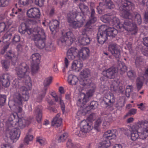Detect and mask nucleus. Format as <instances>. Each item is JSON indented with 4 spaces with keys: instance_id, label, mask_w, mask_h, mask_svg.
<instances>
[{
    "instance_id": "nucleus-1",
    "label": "nucleus",
    "mask_w": 148,
    "mask_h": 148,
    "mask_svg": "<svg viewBox=\"0 0 148 148\" xmlns=\"http://www.w3.org/2000/svg\"><path fill=\"white\" fill-rule=\"evenodd\" d=\"M135 8L134 4L128 0H121L119 10L121 16L126 18L123 24L120 25L121 29L123 28L132 35H135L138 31L136 25L132 22V15L129 11H132Z\"/></svg>"
},
{
    "instance_id": "nucleus-2",
    "label": "nucleus",
    "mask_w": 148,
    "mask_h": 148,
    "mask_svg": "<svg viewBox=\"0 0 148 148\" xmlns=\"http://www.w3.org/2000/svg\"><path fill=\"white\" fill-rule=\"evenodd\" d=\"M89 19L86 23L85 28L82 31V35L79 39V41L81 44L83 45H87L90 41V38L87 34L90 31L92 26L91 25L97 21V18L95 16V9L92 7L90 8Z\"/></svg>"
},
{
    "instance_id": "nucleus-3",
    "label": "nucleus",
    "mask_w": 148,
    "mask_h": 148,
    "mask_svg": "<svg viewBox=\"0 0 148 148\" xmlns=\"http://www.w3.org/2000/svg\"><path fill=\"white\" fill-rule=\"evenodd\" d=\"M33 30L34 32L37 33L34 35L32 38L35 45L40 49L43 48L45 47V41L46 39L44 30L38 27H34Z\"/></svg>"
},
{
    "instance_id": "nucleus-4",
    "label": "nucleus",
    "mask_w": 148,
    "mask_h": 148,
    "mask_svg": "<svg viewBox=\"0 0 148 148\" xmlns=\"http://www.w3.org/2000/svg\"><path fill=\"white\" fill-rule=\"evenodd\" d=\"M15 71L17 76L19 78H23L25 83L28 84L29 85H31L30 83V77L28 75L29 72V66L25 63H21L18 67H16Z\"/></svg>"
},
{
    "instance_id": "nucleus-5",
    "label": "nucleus",
    "mask_w": 148,
    "mask_h": 148,
    "mask_svg": "<svg viewBox=\"0 0 148 148\" xmlns=\"http://www.w3.org/2000/svg\"><path fill=\"white\" fill-rule=\"evenodd\" d=\"M134 128L138 130L141 138H146L148 136V121L138 122L134 125Z\"/></svg>"
},
{
    "instance_id": "nucleus-6",
    "label": "nucleus",
    "mask_w": 148,
    "mask_h": 148,
    "mask_svg": "<svg viewBox=\"0 0 148 148\" xmlns=\"http://www.w3.org/2000/svg\"><path fill=\"white\" fill-rule=\"evenodd\" d=\"M73 33L70 32L66 33L58 40V44L60 46H70L74 41Z\"/></svg>"
},
{
    "instance_id": "nucleus-7",
    "label": "nucleus",
    "mask_w": 148,
    "mask_h": 148,
    "mask_svg": "<svg viewBox=\"0 0 148 148\" xmlns=\"http://www.w3.org/2000/svg\"><path fill=\"white\" fill-rule=\"evenodd\" d=\"M116 135L111 130L106 132L103 136V140L101 143L103 147L107 148L110 145V140L114 139L116 137Z\"/></svg>"
},
{
    "instance_id": "nucleus-8",
    "label": "nucleus",
    "mask_w": 148,
    "mask_h": 148,
    "mask_svg": "<svg viewBox=\"0 0 148 148\" xmlns=\"http://www.w3.org/2000/svg\"><path fill=\"white\" fill-rule=\"evenodd\" d=\"M10 131L9 138L12 143L16 142L20 137L21 134L19 129L16 128L11 129V127L8 128Z\"/></svg>"
},
{
    "instance_id": "nucleus-9",
    "label": "nucleus",
    "mask_w": 148,
    "mask_h": 148,
    "mask_svg": "<svg viewBox=\"0 0 148 148\" xmlns=\"http://www.w3.org/2000/svg\"><path fill=\"white\" fill-rule=\"evenodd\" d=\"M21 96L20 94L18 92L16 93L14 96V101L18 105H22L23 100L27 101L29 99V96L28 93L22 94Z\"/></svg>"
},
{
    "instance_id": "nucleus-10",
    "label": "nucleus",
    "mask_w": 148,
    "mask_h": 148,
    "mask_svg": "<svg viewBox=\"0 0 148 148\" xmlns=\"http://www.w3.org/2000/svg\"><path fill=\"white\" fill-rule=\"evenodd\" d=\"M117 69L115 67L112 66L108 69L104 70L103 74L108 78L110 79L114 78L117 73Z\"/></svg>"
},
{
    "instance_id": "nucleus-11",
    "label": "nucleus",
    "mask_w": 148,
    "mask_h": 148,
    "mask_svg": "<svg viewBox=\"0 0 148 148\" xmlns=\"http://www.w3.org/2000/svg\"><path fill=\"white\" fill-rule=\"evenodd\" d=\"M109 50L115 57L117 61L119 60L120 53L118 47L116 44H111L109 46Z\"/></svg>"
},
{
    "instance_id": "nucleus-12",
    "label": "nucleus",
    "mask_w": 148,
    "mask_h": 148,
    "mask_svg": "<svg viewBox=\"0 0 148 148\" xmlns=\"http://www.w3.org/2000/svg\"><path fill=\"white\" fill-rule=\"evenodd\" d=\"M27 15L29 18L39 19L40 17V13L38 8H32L27 10Z\"/></svg>"
},
{
    "instance_id": "nucleus-13",
    "label": "nucleus",
    "mask_w": 148,
    "mask_h": 148,
    "mask_svg": "<svg viewBox=\"0 0 148 148\" xmlns=\"http://www.w3.org/2000/svg\"><path fill=\"white\" fill-rule=\"evenodd\" d=\"M34 28H29L27 24L25 23H22L19 27L18 31L21 34H24L26 32L29 35H30L34 32Z\"/></svg>"
},
{
    "instance_id": "nucleus-14",
    "label": "nucleus",
    "mask_w": 148,
    "mask_h": 148,
    "mask_svg": "<svg viewBox=\"0 0 148 148\" xmlns=\"http://www.w3.org/2000/svg\"><path fill=\"white\" fill-rule=\"evenodd\" d=\"M79 97L81 98H79L77 102V105L79 107H85L87 106H85V104L89 100L90 96L86 95L83 93H81Z\"/></svg>"
},
{
    "instance_id": "nucleus-15",
    "label": "nucleus",
    "mask_w": 148,
    "mask_h": 148,
    "mask_svg": "<svg viewBox=\"0 0 148 148\" xmlns=\"http://www.w3.org/2000/svg\"><path fill=\"white\" fill-rule=\"evenodd\" d=\"M90 125V123H88L86 120H84L81 122L80 127L81 133L83 134V136L89 132L92 129V127Z\"/></svg>"
},
{
    "instance_id": "nucleus-16",
    "label": "nucleus",
    "mask_w": 148,
    "mask_h": 148,
    "mask_svg": "<svg viewBox=\"0 0 148 148\" xmlns=\"http://www.w3.org/2000/svg\"><path fill=\"white\" fill-rule=\"evenodd\" d=\"M31 119L26 117L19 118L17 122V125L20 129H23L31 123Z\"/></svg>"
},
{
    "instance_id": "nucleus-17",
    "label": "nucleus",
    "mask_w": 148,
    "mask_h": 148,
    "mask_svg": "<svg viewBox=\"0 0 148 148\" xmlns=\"http://www.w3.org/2000/svg\"><path fill=\"white\" fill-rule=\"evenodd\" d=\"M11 76L8 73H5L0 76V82L3 86L7 87L10 84V79Z\"/></svg>"
},
{
    "instance_id": "nucleus-18",
    "label": "nucleus",
    "mask_w": 148,
    "mask_h": 148,
    "mask_svg": "<svg viewBox=\"0 0 148 148\" xmlns=\"http://www.w3.org/2000/svg\"><path fill=\"white\" fill-rule=\"evenodd\" d=\"M90 54L89 50L88 48L86 47L82 48L79 51L77 52L78 56L83 60L88 59Z\"/></svg>"
},
{
    "instance_id": "nucleus-19",
    "label": "nucleus",
    "mask_w": 148,
    "mask_h": 148,
    "mask_svg": "<svg viewBox=\"0 0 148 148\" xmlns=\"http://www.w3.org/2000/svg\"><path fill=\"white\" fill-rule=\"evenodd\" d=\"M5 57L7 59L11 60L12 63L15 65L17 61V58L14 52L12 50L8 51L5 55Z\"/></svg>"
},
{
    "instance_id": "nucleus-20",
    "label": "nucleus",
    "mask_w": 148,
    "mask_h": 148,
    "mask_svg": "<svg viewBox=\"0 0 148 148\" xmlns=\"http://www.w3.org/2000/svg\"><path fill=\"white\" fill-rule=\"evenodd\" d=\"M103 101L107 106H111L115 101L113 95L111 93L110 94L109 93L106 94L103 98Z\"/></svg>"
},
{
    "instance_id": "nucleus-21",
    "label": "nucleus",
    "mask_w": 148,
    "mask_h": 148,
    "mask_svg": "<svg viewBox=\"0 0 148 148\" xmlns=\"http://www.w3.org/2000/svg\"><path fill=\"white\" fill-rule=\"evenodd\" d=\"M77 52L78 50L76 48L71 47L68 50L67 57L70 60H73L76 56H78Z\"/></svg>"
},
{
    "instance_id": "nucleus-22",
    "label": "nucleus",
    "mask_w": 148,
    "mask_h": 148,
    "mask_svg": "<svg viewBox=\"0 0 148 148\" xmlns=\"http://www.w3.org/2000/svg\"><path fill=\"white\" fill-rule=\"evenodd\" d=\"M134 125L132 126V130L131 132V139L134 141L136 140L138 137L142 139H144L146 138L145 137L141 138L140 135V134L138 132V129L134 128Z\"/></svg>"
},
{
    "instance_id": "nucleus-23",
    "label": "nucleus",
    "mask_w": 148,
    "mask_h": 148,
    "mask_svg": "<svg viewBox=\"0 0 148 148\" xmlns=\"http://www.w3.org/2000/svg\"><path fill=\"white\" fill-rule=\"evenodd\" d=\"M49 27L52 33L56 32L59 28V22L56 20L52 21H49Z\"/></svg>"
},
{
    "instance_id": "nucleus-24",
    "label": "nucleus",
    "mask_w": 148,
    "mask_h": 148,
    "mask_svg": "<svg viewBox=\"0 0 148 148\" xmlns=\"http://www.w3.org/2000/svg\"><path fill=\"white\" fill-rule=\"evenodd\" d=\"M97 39L98 42L101 44H103L107 40L108 36L106 33L101 34L98 33Z\"/></svg>"
},
{
    "instance_id": "nucleus-25",
    "label": "nucleus",
    "mask_w": 148,
    "mask_h": 148,
    "mask_svg": "<svg viewBox=\"0 0 148 148\" xmlns=\"http://www.w3.org/2000/svg\"><path fill=\"white\" fill-rule=\"evenodd\" d=\"M60 115L58 114L53 119L51 122V125L55 127H60L62 123V120L60 118Z\"/></svg>"
},
{
    "instance_id": "nucleus-26",
    "label": "nucleus",
    "mask_w": 148,
    "mask_h": 148,
    "mask_svg": "<svg viewBox=\"0 0 148 148\" xmlns=\"http://www.w3.org/2000/svg\"><path fill=\"white\" fill-rule=\"evenodd\" d=\"M31 60V64H39L40 62V56L39 54L37 53L33 54L30 57Z\"/></svg>"
},
{
    "instance_id": "nucleus-27",
    "label": "nucleus",
    "mask_w": 148,
    "mask_h": 148,
    "mask_svg": "<svg viewBox=\"0 0 148 148\" xmlns=\"http://www.w3.org/2000/svg\"><path fill=\"white\" fill-rule=\"evenodd\" d=\"M52 78L49 77L45 79L43 82L44 87L42 90H44L43 94L44 95L46 92L48 87L52 82Z\"/></svg>"
},
{
    "instance_id": "nucleus-28",
    "label": "nucleus",
    "mask_w": 148,
    "mask_h": 148,
    "mask_svg": "<svg viewBox=\"0 0 148 148\" xmlns=\"http://www.w3.org/2000/svg\"><path fill=\"white\" fill-rule=\"evenodd\" d=\"M35 112L36 113V120L39 123H41L42 119V110L41 107L40 106L37 107L35 110Z\"/></svg>"
},
{
    "instance_id": "nucleus-29",
    "label": "nucleus",
    "mask_w": 148,
    "mask_h": 148,
    "mask_svg": "<svg viewBox=\"0 0 148 148\" xmlns=\"http://www.w3.org/2000/svg\"><path fill=\"white\" fill-rule=\"evenodd\" d=\"M68 82L69 84L72 85H76L78 83V79L75 76L71 75L68 77Z\"/></svg>"
},
{
    "instance_id": "nucleus-30",
    "label": "nucleus",
    "mask_w": 148,
    "mask_h": 148,
    "mask_svg": "<svg viewBox=\"0 0 148 148\" xmlns=\"http://www.w3.org/2000/svg\"><path fill=\"white\" fill-rule=\"evenodd\" d=\"M84 22V21H75L74 20L72 21L69 24V25L73 28L76 29L82 27L83 25Z\"/></svg>"
},
{
    "instance_id": "nucleus-31",
    "label": "nucleus",
    "mask_w": 148,
    "mask_h": 148,
    "mask_svg": "<svg viewBox=\"0 0 148 148\" xmlns=\"http://www.w3.org/2000/svg\"><path fill=\"white\" fill-rule=\"evenodd\" d=\"M117 30L113 27H109L107 32L108 36L114 37L118 34Z\"/></svg>"
},
{
    "instance_id": "nucleus-32",
    "label": "nucleus",
    "mask_w": 148,
    "mask_h": 148,
    "mask_svg": "<svg viewBox=\"0 0 148 148\" xmlns=\"http://www.w3.org/2000/svg\"><path fill=\"white\" fill-rule=\"evenodd\" d=\"M77 16V14L75 12H70L67 14V19L69 23L74 20Z\"/></svg>"
},
{
    "instance_id": "nucleus-33",
    "label": "nucleus",
    "mask_w": 148,
    "mask_h": 148,
    "mask_svg": "<svg viewBox=\"0 0 148 148\" xmlns=\"http://www.w3.org/2000/svg\"><path fill=\"white\" fill-rule=\"evenodd\" d=\"M103 121V118L101 117L98 118L95 121L94 124V127L97 132H99L100 131V127Z\"/></svg>"
},
{
    "instance_id": "nucleus-34",
    "label": "nucleus",
    "mask_w": 148,
    "mask_h": 148,
    "mask_svg": "<svg viewBox=\"0 0 148 148\" xmlns=\"http://www.w3.org/2000/svg\"><path fill=\"white\" fill-rule=\"evenodd\" d=\"M68 136L67 133H63L57 137V141L58 143H63L67 139Z\"/></svg>"
},
{
    "instance_id": "nucleus-35",
    "label": "nucleus",
    "mask_w": 148,
    "mask_h": 148,
    "mask_svg": "<svg viewBox=\"0 0 148 148\" xmlns=\"http://www.w3.org/2000/svg\"><path fill=\"white\" fill-rule=\"evenodd\" d=\"M143 84V78L142 77H138L136 80V86L138 90L142 88Z\"/></svg>"
},
{
    "instance_id": "nucleus-36",
    "label": "nucleus",
    "mask_w": 148,
    "mask_h": 148,
    "mask_svg": "<svg viewBox=\"0 0 148 148\" xmlns=\"http://www.w3.org/2000/svg\"><path fill=\"white\" fill-rule=\"evenodd\" d=\"M143 64L144 59L142 57H138L136 58L135 64L137 67L139 68L142 66Z\"/></svg>"
},
{
    "instance_id": "nucleus-37",
    "label": "nucleus",
    "mask_w": 148,
    "mask_h": 148,
    "mask_svg": "<svg viewBox=\"0 0 148 148\" xmlns=\"http://www.w3.org/2000/svg\"><path fill=\"white\" fill-rule=\"evenodd\" d=\"M106 7V5H104L102 3H100L99 5L96 8L98 13L100 14L104 13Z\"/></svg>"
},
{
    "instance_id": "nucleus-38",
    "label": "nucleus",
    "mask_w": 148,
    "mask_h": 148,
    "mask_svg": "<svg viewBox=\"0 0 148 148\" xmlns=\"http://www.w3.org/2000/svg\"><path fill=\"white\" fill-rule=\"evenodd\" d=\"M81 77L79 80L80 84L86 88L88 83L91 82V80L89 79H86L85 78H82Z\"/></svg>"
},
{
    "instance_id": "nucleus-39",
    "label": "nucleus",
    "mask_w": 148,
    "mask_h": 148,
    "mask_svg": "<svg viewBox=\"0 0 148 148\" xmlns=\"http://www.w3.org/2000/svg\"><path fill=\"white\" fill-rule=\"evenodd\" d=\"M90 72L89 69H85L81 72L80 75L82 77L85 78L89 77L90 75Z\"/></svg>"
},
{
    "instance_id": "nucleus-40",
    "label": "nucleus",
    "mask_w": 148,
    "mask_h": 148,
    "mask_svg": "<svg viewBox=\"0 0 148 148\" xmlns=\"http://www.w3.org/2000/svg\"><path fill=\"white\" fill-rule=\"evenodd\" d=\"M118 69L121 71V74H123L126 72L127 70V68L123 63H120L119 64Z\"/></svg>"
},
{
    "instance_id": "nucleus-41",
    "label": "nucleus",
    "mask_w": 148,
    "mask_h": 148,
    "mask_svg": "<svg viewBox=\"0 0 148 148\" xmlns=\"http://www.w3.org/2000/svg\"><path fill=\"white\" fill-rule=\"evenodd\" d=\"M108 29V28L106 25H101L99 28L98 33L107 34Z\"/></svg>"
},
{
    "instance_id": "nucleus-42",
    "label": "nucleus",
    "mask_w": 148,
    "mask_h": 148,
    "mask_svg": "<svg viewBox=\"0 0 148 148\" xmlns=\"http://www.w3.org/2000/svg\"><path fill=\"white\" fill-rule=\"evenodd\" d=\"M31 68L32 74L34 75L37 73L39 69L38 64H31Z\"/></svg>"
},
{
    "instance_id": "nucleus-43",
    "label": "nucleus",
    "mask_w": 148,
    "mask_h": 148,
    "mask_svg": "<svg viewBox=\"0 0 148 148\" xmlns=\"http://www.w3.org/2000/svg\"><path fill=\"white\" fill-rule=\"evenodd\" d=\"M119 86V82L114 80L113 82L110 87L112 90H113L114 91L116 92L118 91V89Z\"/></svg>"
},
{
    "instance_id": "nucleus-44",
    "label": "nucleus",
    "mask_w": 148,
    "mask_h": 148,
    "mask_svg": "<svg viewBox=\"0 0 148 148\" xmlns=\"http://www.w3.org/2000/svg\"><path fill=\"white\" fill-rule=\"evenodd\" d=\"M79 8L83 14L87 13L88 12L89 9L88 7L83 3L80 4L79 5Z\"/></svg>"
},
{
    "instance_id": "nucleus-45",
    "label": "nucleus",
    "mask_w": 148,
    "mask_h": 148,
    "mask_svg": "<svg viewBox=\"0 0 148 148\" xmlns=\"http://www.w3.org/2000/svg\"><path fill=\"white\" fill-rule=\"evenodd\" d=\"M18 4L21 6H27L30 4V0H19Z\"/></svg>"
},
{
    "instance_id": "nucleus-46",
    "label": "nucleus",
    "mask_w": 148,
    "mask_h": 148,
    "mask_svg": "<svg viewBox=\"0 0 148 148\" xmlns=\"http://www.w3.org/2000/svg\"><path fill=\"white\" fill-rule=\"evenodd\" d=\"M111 18H112V21L117 26V27H119L121 29V25L120 26V25H122V24L120 23L119 20V18L116 17L115 16H113L112 17H111Z\"/></svg>"
},
{
    "instance_id": "nucleus-47",
    "label": "nucleus",
    "mask_w": 148,
    "mask_h": 148,
    "mask_svg": "<svg viewBox=\"0 0 148 148\" xmlns=\"http://www.w3.org/2000/svg\"><path fill=\"white\" fill-rule=\"evenodd\" d=\"M88 84V85H87L86 88H90L89 90L90 92L93 93L94 92L96 88L95 84L92 82L91 81L90 83H89Z\"/></svg>"
},
{
    "instance_id": "nucleus-48",
    "label": "nucleus",
    "mask_w": 148,
    "mask_h": 148,
    "mask_svg": "<svg viewBox=\"0 0 148 148\" xmlns=\"http://www.w3.org/2000/svg\"><path fill=\"white\" fill-rule=\"evenodd\" d=\"M33 138V136L32 135L27 134L24 138V142L27 145H28L29 144V142L32 141Z\"/></svg>"
},
{
    "instance_id": "nucleus-49",
    "label": "nucleus",
    "mask_w": 148,
    "mask_h": 148,
    "mask_svg": "<svg viewBox=\"0 0 148 148\" xmlns=\"http://www.w3.org/2000/svg\"><path fill=\"white\" fill-rule=\"evenodd\" d=\"M45 49L47 51H51L54 49V45L51 42L45 44Z\"/></svg>"
},
{
    "instance_id": "nucleus-50",
    "label": "nucleus",
    "mask_w": 148,
    "mask_h": 148,
    "mask_svg": "<svg viewBox=\"0 0 148 148\" xmlns=\"http://www.w3.org/2000/svg\"><path fill=\"white\" fill-rule=\"evenodd\" d=\"M98 105V103L97 102L92 101L90 103V106H87V108L89 107L91 109H95L97 108Z\"/></svg>"
},
{
    "instance_id": "nucleus-51",
    "label": "nucleus",
    "mask_w": 148,
    "mask_h": 148,
    "mask_svg": "<svg viewBox=\"0 0 148 148\" xmlns=\"http://www.w3.org/2000/svg\"><path fill=\"white\" fill-rule=\"evenodd\" d=\"M135 21L139 25H140L142 22V19L140 15L137 13L135 15Z\"/></svg>"
},
{
    "instance_id": "nucleus-52",
    "label": "nucleus",
    "mask_w": 148,
    "mask_h": 148,
    "mask_svg": "<svg viewBox=\"0 0 148 148\" xmlns=\"http://www.w3.org/2000/svg\"><path fill=\"white\" fill-rule=\"evenodd\" d=\"M1 63L2 66L5 69H8L9 67L10 62H9L6 60H3L1 61Z\"/></svg>"
},
{
    "instance_id": "nucleus-53",
    "label": "nucleus",
    "mask_w": 148,
    "mask_h": 148,
    "mask_svg": "<svg viewBox=\"0 0 148 148\" xmlns=\"http://www.w3.org/2000/svg\"><path fill=\"white\" fill-rule=\"evenodd\" d=\"M6 99V96L5 95H0V107L3 106Z\"/></svg>"
},
{
    "instance_id": "nucleus-54",
    "label": "nucleus",
    "mask_w": 148,
    "mask_h": 148,
    "mask_svg": "<svg viewBox=\"0 0 148 148\" xmlns=\"http://www.w3.org/2000/svg\"><path fill=\"white\" fill-rule=\"evenodd\" d=\"M20 39V36L16 34H15L12 36V41L13 44H16L19 42Z\"/></svg>"
},
{
    "instance_id": "nucleus-55",
    "label": "nucleus",
    "mask_w": 148,
    "mask_h": 148,
    "mask_svg": "<svg viewBox=\"0 0 148 148\" xmlns=\"http://www.w3.org/2000/svg\"><path fill=\"white\" fill-rule=\"evenodd\" d=\"M10 0H0V7H4L8 5Z\"/></svg>"
},
{
    "instance_id": "nucleus-56",
    "label": "nucleus",
    "mask_w": 148,
    "mask_h": 148,
    "mask_svg": "<svg viewBox=\"0 0 148 148\" xmlns=\"http://www.w3.org/2000/svg\"><path fill=\"white\" fill-rule=\"evenodd\" d=\"M66 147L67 148H77L76 146L72 143L71 140H69L67 141Z\"/></svg>"
},
{
    "instance_id": "nucleus-57",
    "label": "nucleus",
    "mask_w": 148,
    "mask_h": 148,
    "mask_svg": "<svg viewBox=\"0 0 148 148\" xmlns=\"http://www.w3.org/2000/svg\"><path fill=\"white\" fill-rule=\"evenodd\" d=\"M12 34L10 33H7L5 34L3 36V39L5 41H9L12 38Z\"/></svg>"
},
{
    "instance_id": "nucleus-58",
    "label": "nucleus",
    "mask_w": 148,
    "mask_h": 148,
    "mask_svg": "<svg viewBox=\"0 0 148 148\" xmlns=\"http://www.w3.org/2000/svg\"><path fill=\"white\" fill-rule=\"evenodd\" d=\"M16 116V115L13 114H11L9 118L8 121L10 122L12 126L13 125H14L13 121L15 120V119Z\"/></svg>"
},
{
    "instance_id": "nucleus-59",
    "label": "nucleus",
    "mask_w": 148,
    "mask_h": 148,
    "mask_svg": "<svg viewBox=\"0 0 148 148\" xmlns=\"http://www.w3.org/2000/svg\"><path fill=\"white\" fill-rule=\"evenodd\" d=\"M74 131L76 134L79 137H83V134L81 133V128L79 127L75 128Z\"/></svg>"
},
{
    "instance_id": "nucleus-60",
    "label": "nucleus",
    "mask_w": 148,
    "mask_h": 148,
    "mask_svg": "<svg viewBox=\"0 0 148 148\" xmlns=\"http://www.w3.org/2000/svg\"><path fill=\"white\" fill-rule=\"evenodd\" d=\"M44 90H42L41 93L37 97V101L38 102H40L41 101L42 99L45 97L46 94V92L44 95L43 92Z\"/></svg>"
},
{
    "instance_id": "nucleus-61",
    "label": "nucleus",
    "mask_w": 148,
    "mask_h": 148,
    "mask_svg": "<svg viewBox=\"0 0 148 148\" xmlns=\"http://www.w3.org/2000/svg\"><path fill=\"white\" fill-rule=\"evenodd\" d=\"M45 1V0H35V3L36 5L41 7L43 6Z\"/></svg>"
},
{
    "instance_id": "nucleus-62",
    "label": "nucleus",
    "mask_w": 148,
    "mask_h": 148,
    "mask_svg": "<svg viewBox=\"0 0 148 148\" xmlns=\"http://www.w3.org/2000/svg\"><path fill=\"white\" fill-rule=\"evenodd\" d=\"M127 74L129 78H132L135 76L136 74L133 70H131L127 73Z\"/></svg>"
},
{
    "instance_id": "nucleus-63",
    "label": "nucleus",
    "mask_w": 148,
    "mask_h": 148,
    "mask_svg": "<svg viewBox=\"0 0 148 148\" xmlns=\"http://www.w3.org/2000/svg\"><path fill=\"white\" fill-rule=\"evenodd\" d=\"M75 64L76 65L77 64V65L76 71H79L82 69V67H83V64L80 61L77 60V62L75 63Z\"/></svg>"
},
{
    "instance_id": "nucleus-64",
    "label": "nucleus",
    "mask_w": 148,
    "mask_h": 148,
    "mask_svg": "<svg viewBox=\"0 0 148 148\" xmlns=\"http://www.w3.org/2000/svg\"><path fill=\"white\" fill-rule=\"evenodd\" d=\"M130 87V86H127V87L126 88L125 92L126 96L128 98L130 97V92L131 90Z\"/></svg>"
}]
</instances>
